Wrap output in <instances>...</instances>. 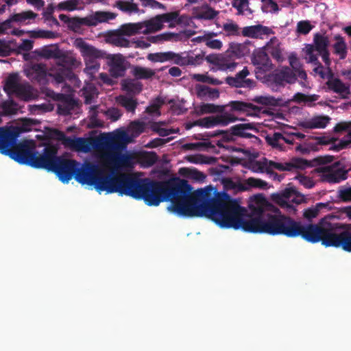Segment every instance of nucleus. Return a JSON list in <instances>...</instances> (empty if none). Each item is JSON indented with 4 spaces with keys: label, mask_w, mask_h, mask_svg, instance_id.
Returning a JSON list of instances; mask_svg holds the SVG:
<instances>
[{
    "label": "nucleus",
    "mask_w": 351,
    "mask_h": 351,
    "mask_svg": "<svg viewBox=\"0 0 351 351\" xmlns=\"http://www.w3.org/2000/svg\"><path fill=\"white\" fill-rule=\"evenodd\" d=\"M126 138L125 132L121 131L99 139V145L104 149L102 159L112 169L110 174L106 175L101 169L91 162L81 165L75 160L58 156V149L52 145L45 147V156L40 169L55 173L63 183H68L74 178L82 184L94 186L98 192L117 193L143 199L148 206H156L163 201H171L176 180L162 182L118 173L125 168H132L134 165L132 154L121 152L125 147Z\"/></svg>",
    "instance_id": "f257e3e1"
},
{
    "label": "nucleus",
    "mask_w": 351,
    "mask_h": 351,
    "mask_svg": "<svg viewBox=\"0 0 351 351\" xmlns=\"http://www.w3.org/2000/svg\"><path fill=\"white\" fill-rule=\"evenodd\" d=\"M192 190L188 181L176 180L167 209L180 217H207L222 228L292 238L295 220L290 217L264 212L261 208L250 216L239 200L226 192L216 193L214 197L199 202Z\"/></svg>",
    "instance_id": "f03ea898"
},
{
    "label": "nucleus",
    "mask_w": 351,
    "mask_h": 351,
    "mask_svg": "<svg viewBox=\"0 0 351 351\" xmlns=\"http://www.w3.org/2000/svg\"><path fill=\"white\" fill-rule=\"evenodd\" d=\"M292 238L302 237L304 240L317 243L321 242L325 247L341 248L351 252V226L333 223L322 219L317 224H303L295 221Z\"/></svg>",
    "instance_id": "7ed1b4c3"
},
{
    "label": "nucleus",
    "mask_w": 351,
    "mask_h": 351,
    "mask_svg": "<svg viewBox=\"0 0 351 351\" xmlns=\"http://www.w3.org/2000/svg\"><path fill=\"white\" fill-rule=\"evenodd\" d=\"M20 130L16 128H0V152L19 164L40 169L45 156V147L41 154L36 150L33 141H19Z\"/></svg>",
    "instance_id": "20e7f679"
},
{
    "label": "nucleus",
    "mask_w": 351,
    "mask_h": 351,
    "mask_svg": "<svg viewBox=\"0 0 351 351\" xmlns=\"http://www.w3.org/2000/svg\"><path fill=\"white\" fill-rule=\"evenodd\" d=\"M40 56L47 59L58 60L57 69L49 74L58 84L64 82L66 79H71L74 75L72 69L68 66L69 63L68 58L62 54L58 48L45 47L41 49Z\"/></svg>",
    "instance_id": "39448f33"
},
{
    "label": "nucleus",
    "mask_w": 351,
    "mask_h": 351,
    "mask_svg": "<svg viewBox=\"0 0 351 351\" xmlns=\"http://www.w3.org/2000/svg\"><path fill=\"white\" fill-rule=\"evenodd\" d=\"M311 166V162L306 159L293 158L291 161L285 163L277 162L272 160L267 161L266 159L264 162L257 161L254 165L253 169L254 171L263 172L264 169H265L267 173H269L270 170L272 169L279 171H291L295 169H305Z\"/></svg>",
    "instance_id": "423d86ee"
},
{
    "label": "nucleus",
    "mask_w": 351,
    "mask_h": 351,
    "mask_svg": "<svg viewBox=\"0 0 351 351\" xmlns=\"http://www.w3.org/2000/svg\"><path fill=\"white\" fill-rule=\"evenodd\" d=\"M251 130L256 131V128L253 123H239L232 126L230 128V132L224 130H217L210 132L208 136L214 137L222 135V138L228 141H234V136L246 138H256L254 135L249 132V131Z\"/></svg>",
    "instance_id": "0eeeda50"
},
{
    "label": "nucleus",
    "mask_w": 351,
    "mask_h": 351,
    "mask_svg": "<svg viewBox=\"0 0 351 351\" xmlns=\"http://www.w3.org/2000/svg\"><path fill=\"white\" fill-rule=\"evenodd\" d=\"M319 171L323 173V180L330 184L339 183L348 178V170L344 169L340 161L322 167Z\"/></svg>",
    "instance_id": "6e6552de"
},
{
    "label": "nucleus",
    "mask_w": 351,
    "mask_h": 351,
    "mask_svg": "<svg viewBox=\"0 0 351 351\" xmlns=\"http://www.w3.org/2000/svg\"><path fill=\"white\" fill-rule=\"evenodd\" d=\"M330 44L329 38L327 36L316 33L313 36V43L306 45V59L307 62L317 61V56L314 53L315 51L320 52L328 49Z\"/></svg>",
    "instance_id": "1a4fd4ad"
},
{
    "label": "nucleus",
    "mask_w": 351,
    "mask_h": 351,
    "mask_svg": "<svg viewBox=\"0 0 351 351\" xmlns=\"http://www.w3.org/2000/svg\"><path fill=\"white\" fill-rule=\"evenodd\" d=\"M252 62L256 66V75H264L273 69V64L264 49L254 50L252 56Z\"/></svg>",
    "instance_id": "9d476101"
},
{
    "label": "nucleus",
    "mask_w": 351,
    "mask_h": 351,
    "mask_svg": "<svg viewBox=\"0 0 351 351\" xmlns=\"http://www.w3.org/2000/svg\"><path fill=\"white\" fill-rule=\"evenodd\" d=\"M298 77L301 80H306L307 75L305 71H293L289 67L286 66L277 71L274 75V80L278 84H282L283 82L293 84L295 82Z\"/></svg>",
    "instance_id": "9b49d317"
},
{
    "label": "nucleus",
    "mask_w": 351,
    "mask_h": 351,
    "mask_svg": "<svg viewBox=\"0 0 351 351\" xmlns=\"http://www.w3.org/2000/svg\"><path fill=\"white\" fill-rule=\"evenodd\" d=\"M249 75L250 71L245 66L242 71L237 73L234 77L228 76L226 77L225 82L232 87L251 89L255 87L256 83L254 80L247 78Z\"/></svg>",
    "instance_id": "f8f14e48"
},
{
    "label": "nucleus",
    "mask_w": 351,
    "mask_h": 351,
    "mask_svg": "<svg viewBox=\"0 0 351 351\" xmlns=\"http://www.w3.org/2000/svg\"><path fill=\"white\" fill-rule=\"evenodd\" d=\"M236 119H237L234 116L226 112L216 116H210L199 119L196 123L197 125H200L202 128H210L218 125L226 126L229 123L235 121Z\"/></svg>",
    "instance_id": "ddd939ff"
},
{
    "label": "nucleus",
    "mask_w": 351,
    "mask_h": 351,
    "mask_svg": "<svg viewBox=\"0 0 351 351\" xmlns=\"http://www.w3.org/2000/svg\"><path fill=\"white\" fill-rule=\"evenodd\" d=\"M117 17V14L108 11H96L90 15H88L78 21L79 24L83 25L93 27L99 23H108Z\"/></svg>",
    "instance_id": "4468645a"
},
{
    "label": "nucleus",
    "mask_w": 351,
    "mask_h": 351,
    "mask_svg": "<svg viewBox=\"0 0 351 351\" xmlns=\"http://www.w3.org/2000/svg\"><path fill=\"white\" fill-rule=\"evenodd\" d=\"M109 73L113 77L117 78L125 75L128 62L121 54L110 55L108 57Z\"/></svg>",
    "instance_id": "2eb2a0df"
},
{
    "label": "nucleus",
    "mask_w": 351,
    "mask_h": 351,
    "mask_svg": "<svg viewBox=\"0 0 351 351\" xmlns=\"http://www.w3.org/2000/svg\"><path fill=\"white\" fill-rule=\"evenodd\" d=\"M232 111L245 112L247 115L257 116L263 112V108L253 104L251 102L242 101H232L228 104Z\"/></svg>",
    "instance_id": "dca6fc26"
},
{
    "label": "nucleus",
    "mask_w": 351,
    "mask_h": 351,
    "mask_svg": "<svg viewBox=\"0 0 351 351\" xmlns=\"http://www.w3.org/2000/svg\"><path fill=\"white\" fill-rule=\"evenodd\" d=\"M74 45L80 51L84 60L98 59L103 57L101 51L88 45L82 38H77L74 42Z\"/></svg>",
    "instance_id": "f3484780"
},
{
    "label": "nucleus",
    "mask_w": 351,
    "mask_h": 351,
    "mask_svg": "<svg viewBox=\"0 0 351 351\" xmlns=\"http://www.w3.org/2000/svg\"><path fill=\"white\" fill-rule=\"evenodd\" d=\"M205 59L208 62L217 66L221 70L233 71L237 65V62L228 58L226 56L210 54Z\"/></svg>",
    "instance_id": "a211bd4d"
},
{
    "label": "nucleus",
    "mask_w": 351,
    "mask_h": 351,
    "mask_svg": "<svg viewBox=\"0 0 351 351\" xmlns=\"http://www.w3.org/2000/svg\"><path fill=\"white\" fill-rule=\"evenodd\" d=\"M273 33L271 28L260 24L244 27L241 32L242 36L245 37L260 39L263 38V36H268Z\"/></svg>",
    "instance_id": "6ab92c4d"
},
{
    "label": "nucleus",
    "mask_w": 351,
    "mask_h": 351,
    "mask_svg": "<svg viewBox=\"0 0 351 351\" xmlns=\"http://www.w3.org/2000/svg\"><path fill=\"white\" fill-rule=\"evenodd\" d=\"M263 49L278 62H282L284 60L281 43L276 37L271 38Z\"/></svg>",
    "instance_id": "aec40b11"
},
{
    "label": "nucleus",
    "mask_w": 351,
    "mask_h": 351,
    "mask_svg": "<svg viewBox=\"0 0 351 351\" xmlns=\"http://www.w3.org/2000/svg\"><path fill=\"white\" fill-rule=\"evenodd\" d=\"M29 78L34 82L45 84L47 80V67L43 64H34L32 66L28 74Z\"/></svg>",
    "instance_id": "412c9836"
},
{
    "label": "nucleus",
    "mask_w": 351,
    "mask_h": 351,
    "mask_svg": "<svg viewBox=\"0 0 351 351\" xmlns=\"http://www.w3.org/2000/svg\"><path fill=\"white\" fill-rule=\"evenodd\" d=\"M335 43L332 45V53L338 57L339 60H343L348 55V46L345 38L340 34L334 36Z\"/></svg>",
    "instance_id": "4be33fe9"
},
{
    "label": "nucleus",
    "mask_w": 351,
    "mask_h": 351,
    "mask_svg": "<svg viewBox=\"0 0 351 351\" xmlns=\"http://www.w3.org/2000/svg\"><path fill=\"white\" fill-rule=\"evenodd\" d=\"M326 85L329 90L338 93L342 99H348L350 94L349 86H346L339 78L328 80Z\"/></svg>",
    "instance_id": "5701e85b"
},
{
    "label": "nucleus",
    "mask_w": 351,
    "mask_h": 351,
    "mask_svg": "<svg viewBox=\"0 0 351 351\" xmlns=\"http://www.w3.org/2000/svg\"><path fill=\"white\" fill-rule=\"evenodd\" d=\"M67 147L77 152H82L84 153L89 152L93 147V143L89 138L81 137L71 138L68 141Z\"/></svg>",
    "instance_id": "b1692460"
},
{
    "label": "nucleus",
    "mask_w": 351,
    "mask_h": 351,
    "mask_svg": "<svg viewBox=\"0 0 351 351\" xmlns=\"http://www.w3.org/2000/svg\"><path fill=\"white\" fill-rule=\"evenodd\" d=\"M196 95L201 99L215 100L219 97L217 88H213L206 85L196 84L195 87Z\"/></svg>",
    "instance_id": "393cba45"
},
{
    "label": "nucleus",
    "mask_w": 351,
    "mask_h": 351,
    "mask_svg": "<svg viewBox=\"0 0 351 351\" xmlns=\"http://www.w3.org/2000/svg\"><path fill=\"white\" fill-rule=\"evenodd\" d=\"M328 116H315L308 120L300 123V125L305 129L324 128L329 123Z\"/></svg>",
    "instance_id": "a878e982"
},
{
    "label": "nucleus",
    "mask_w": 351,
    "mask_h": 351,
    "mask_svg": "<svg viewBox=\"0 0 351 351\" xmlns=\"http://www.w3.org/2000/svg\"><path fill=\"white\" fill-rule=\"evenodd\" d=\"M157 16L160 21L161 25H163V23H167L169 24V26L170 27H175L176 25H180L183 22V16H180L178 11L158 14Z\"/></svg>",
    "instance_id": "bb28decb"
},
{
    "label": "nucleus",
    "mask_w": 351,
    "mask_h": 351,
    "mask_svg": "<svg viewBox=\"0 0 351 351\" xmlns=\"http://www.w3.org/2000/svg\"><path fill=\"white\" fill-rule=\"evenodd\" d=\"M122 89L128 93L138 95L143 90V84L138 80L125 79L121 83Z\"/></svg>",
    "instance_id": "cd10ccee"
},
{
    "label": "nucleus",
    "mask_w": 351,
    "mask_h": 351,
    "mask_svg": "<svg viewBox=\"0 0 351 351\" xmlns=\"http://www.w3.org/2000/svg\"><path fill=\"white\" fill-rule=\"evenodd\" d=\"M131 74L136 80H149L152 78L156 72L149 68L141 66H134L131 70Z\"/></svg>",
    "instance_id": "c85d7f7f"
},
{
    "label": "nucleus",
    "mask_w": 351,
    "mask_h": 351,
    "mask_svg": "<svg viewBox=\"0 0 351 351\" xmlns=\"http://www.w3.org/2000/svg\"><path fill=\"white\" fill-rule=\"evenodd\" d=\"M141 24L142 25V34H145L160 30L162 28V25L157 15L150 20L141 22Z\"/></svg>",
    "instance_id": "c756f323"
},
{
    "label": "nucleus",
    "mask_w": 351,
    "mask_h": 351,
    "mask_svg": "<svg viewBox=\"0 0 351 351\" xmlns=\"http://www.w3.org/2000/svg\"><path fill=\"white\" fill-rule=\"evenodd\" d=\"M141 26V23H126L122 25L120 28L117 30V32L123 36H131L137 34H141L143 31Z\"/></svg>",
    "instance_id": "7c9ffc66"
},
{
    "label": "nucleus",
    "mask_w": 351,
    "mask_h": 351,
    "mask_svg": "<svg viewBox=\"0 0 351 351\" xmlns=\"http://www.w3.org/2000/svg\"><path fill=\"white\" fill-rule=\"evenodd\" d=\"M117 103L123 107L128 112L134 113L138 106L136 99L126 95H119L117 97Z\"/></svg>",
    "instance_id": "2f4dec72"
},
{
    "label": "nucleus",
    "mask_w": 351,
    "mask_h": 351,
    "mask_svg": "<svg viewBox=\"0 0 351 351\" xmlns=\"http://www.w3.org/2000/svg\"><path fill=\"white\" fill-rule=\"evenodd\" d=\"M19 84L18 74L11 73L5 80L3 90L10 96L14 94Z\"/></svg>",
    "instance_id": "473e14b6"
},
{
    "label": "nucleus",
    "mask_w": 351,
    "mask_h": 351,
    "mask_svg": "<svg viewBox=\"0 0 351 351\" xmlns=\"http://www.w3.org/2000/svg\"><path fill=\"white\" fill-rule=\"evenodd\" d=\"M266 143L272 148L283 150V134L274 132L265 136Z\"/></svg>",
    "instance_id": "72a5a7b5"
},
{
    "label": "nucleus",
    "mask_w": 351,
    "mask_h": 351,
    "mask_svg": "<svg viewBox=\"0 0 351 351\" xmlns=\"http://www.w3.org/2000/svg\"><path fill=\"white\" fill-rule=\"evenodd\" d=\"M37 16L38 14L32 10L25 11L12 15L10 19L7 20L3 24L6 25L11 21L24 22L27 19H34Z\"/></svg>",
    "instance_id": "f704fd0d"
},
{
    "label": "nucleus",
    "mask_w": 351,
    "mask_h": 351,
    "mask_svg": "<svg viewBox=\"0 0 351 351\" xmlns=\"http://www.w3.org/2000/svg\"><path fill=\"white\" fill-rule=\"evenodd\" d=\"M114 6L121 11L130 14L132 13H137L139 11L137 4L131 1H118L116 2Z\"/></svg>",
    "instance_id": "c9c22d12"
},
{
    "label": "nucleus",
    "mask_w": 351,
    "mask_h": 351,
    "mask_svg": "<svg viewBox=\"0 0 351 351\" xmlns=\"http://www.w3.org/2000/svg\"><path fill=\"white\" fill-rule=\"evenodd\" d=\"M13 95L25 101H29L32 97V88L29 85L20 84Z\"/></svg>",
    "instance_id": "e433bc0d"
},
{
    "label": "nucleus",
    "mask_w": 351,
    "mask_h": 351,
    "mask_svg": "<svg viewBox=\"0 0 351 351\" xmlns=\"http://www.w3.org/2000/svg\"><path fill=\"white\" fill-rule=\"evenodd\" d=\"M141 162L146 167L154 165L158 160V156L155 152H145L139 154Z\"/></svg>",
    "instance_id": "4c0bfd02"
},
{
    "label": "nucleus",
    "mask_w": 351,
    "mask_h": 351,
    "mask_svg": "<svg viewBox=\"0 0 351 351\" xmlns=\"http://www.w3.org/2000/svg\"><path fill=\"white\" fill-rule=\"evenodd\" d=\"M180 172L184 173L189 178L200 182H204L206 177L203 172L196 169L182 168Z\"/></svg>",
    "instance_id": "58836bf2"
},
{
    "label": "nucleus",
    "mask_w": 351,
    "mask_h": 351,
    "mask_svg": "<svg viewBox=\"0 0 351 351\" xmlns=\"http://www.w3.org/2000/svg\"><path fill=\"white\" fill-rule=\"evenodd\" d=\"M252 101L255 102L263 106H278L280 104L281 99H276L274 97L267 96H257L251 99Z\"/></svg>",
    "instance_id": "ea45409f"
},
{
    "label": "nucleus",
    "mask_w": 351,
    "mask_h": 351,
    "mask_svg": "<svg viewBox=\"0 0 351 351\" xmlns=\"http://www.w3.org/2000/svg\"><path fill=\"white\" fill-rule=\"evenodd\" d=\"M173 53V51L151 53L148 56V59L153 62H164L166 61H171Z\"/></svg>",
    "instance_id": "a19ab883"
},
{
    "label": "nucleus",
    "mask_w": 351,
    "mask_h": 351,
    "mask_svg": "<svg viewBox=\"0 0 351 351\" xmlns=\"http://www.w3.org/2000/svg\"><path fill=\"white\" fill-rule=\"evenodd\" d=\"M4 114H14L18 111L17 104L12 99L3 101L1 105Z\"/></svg>",
    "instance_id": "79ce46f5"
},
{
    "label": "nucleus",
    "mask_w": 351,
    "mask_h": 351,
    "mask_svg": "<svg viewBox=\"0 0 351 351\" xmlns=\"http://www.w3.org/2000/svg\"><path fill=\"white\" fill-rule=\"evenodd\" d=\"M192 78L197 82L207 83L213 85H220L223 84L222 81L216 78L211 77L207 74H193Z\"/></svg>",
    "instance_id": "37998d69"
},
{
    "label": "nucleus",
    "mask_w": 351,
    "mask_h": 351,
    "mask_svg": "<svg viewBox=\"0 0 351 351\" xmlns=\"http://www.w3.org/2000/svg\"><path fill=\"white\" fill-rule=\"evenodd\" d=\"M82 3V0H66L60 2L58 8L61 10L73 11L77 9L79 4Z\"/></svg>",
    "instance_id": "c03bdc74"
},
{
    "label": "nucleus",
    "mask_w": 351,
    "mask_h": 351,
    "mask_svg": "<svg viewBox=\"0 0 351 351\" xmlns=\"http://www.w3.org/2000/svg\"><path fill=\"white\" fill-rule=\"evenodd\" d=\"M295 190L293 189H285L281 192L280 204L282 206L287 207V208H293L291 205H289L288 202L294 195Z\"/></svg>",
    "instance_id": "a18cd8bd"
},
{
    "label": "nucleus",
    "mask_w": 351,
    "mask_h": 351,
    "mask_svg": "<svg viewBox=\"0 0 351 351\" xmlns=\"http://www.w3.org/2000/svg\"><path fill=\"white\" fill-rule=\"evenodd\" d=\"M164 104V101L158 97L156 100L149 106L146 108L145 112L149 114L160 115V108Z\"/></svg>",
    "instance_id": "49530a36"
},
{
    "label": "nucleus",
    "mask_w": 351,
    "mask_h": 351,
    "mask_svg": "<svg viewBox=\"0 0 351 351\" xmlns=\"http://www.w3.org/2000/svg\"><path fill=\"white\" fill-rule=\"evenodd\" d=\"M129 131L131 134L136 137L145 131V123L138 121H134L130 123Z\"/></svg>",
    "instance_id": "de8ad7c7"
},
{
    "label": "nucleus",
    "mask_w": 351,
    "mask_h": 351,
    "mask_svg": "<svg viewBox=\"0 0 351 351\" xmlns=\"http://www.w3.org/2000/svg\"><path fill=\"white\" fill-rule=\"evenodd\" d=\"M245 49V47L242 44L239 43H231L230 45V48L228 51H227L228 55L226 56H231L233 55L234 56H236L237 58H240L243 56H244L243 49Z\"/></svg>",
    "instance_id": "09e8293b"
},
{
    "label": "nucleus",
    "mask_w": 351,
    "mask_h": 351,
    "mask_svg": "<svg viewBox=\"0 0 351 351\" xmlns=\"http://www.w3.org/2000/svg\"><path fill=\"white\" fill-rule=\"evenodd\" d=\"M224 106H217L213 104H203L200 106V111L202 113H215V112H222L223 111Z\"/></svg>",
    "instance_id": "8fccbe9b"
},
{
    "label": "nucleus",
    "mask_w": 351,
    "mask_h": 351,
    "mask_svg": "<svg viewBox=\"0 0 351 351\" xmlns=\"http://www.w3.org/2000/svg\"><path fill=\"white\" fill-rule=\"evenodd\" d=\"M246 184L250 187L258 188L265 189L267 187L268 183L261 179L255 178L253 177L249 178L245 181Z\"/></svg>",
    "instance_id": "3c124183"
},
{
    "label": "nucleus",
    "mask_w": 351,
    "mask_h": 351,
    "mask_svg": "<svg viewBox=\"0 0 351 351\" xmlns=\"http://www.w3.org/2000/svg\"><path fill=\"white\" fill-rule=\"evenodd\" d=\"M249 1L248 0H233L232 1V6L235 8L239 14H243V10H246L250 14L253 12V11L248 7Z\"/></svg>",
    "instance_id": "603ef678"
},
{
    "label": "nucleus",
    "mask_w": 351,
    "mask_h": 351,
    "mask_svg": "<svg viewBox=\"0 0 351 351\" xmlns=\"http://www.w3.org/2000/svg\"><path fill=\"white\" fill-rule=\"evenodd\" d=\"M222 184L223 185L224 189L226 190L237 189L239 191H244L246 189L241 184H237L235 182H234L232 179L228 178H223L222 180Z\"/></svg>",
    "instance_id": "864d4df0"
},
{
    "label": "nucleus",
    "mask_w": 351,
    "mask_h": 351,
    "mask_svg": "<svg viewBox=\"0 0 351 351\" xmlns=\"http://www.w3.org/2000/svg\"><path fill=\"white\" fill-rule=\"evenodd\" d=\"M217 14V11L210 6H207L199 12V17L203 19L210 20L215 19Z\"/></svg>",
    "instance_id": "5fc2aeb1"
},
{
    "label": "nucleus",
    "mask_w": 351,
    "mask_h": 351,
    "mask_svg": "<svg viewBox=\"0 0 351 351\" xmlns=\"http://www.w3.org/2000/svg\"><path fill=\"white\" fill-rule=\"evenodd\" d=\"M223 29L227 33L228 36H239L240 28L239 25L234 23H227L223 25Z\"/></svg>",
    "instance_id": "6e6d98bb"
},
{
    "label": "nucleus",
    "mask_w": 351,
    "mask_h": 351,
    "mask_svg": "<svg viewBox=\"0 0 351 351\" xmlns=\"http://www.w3.org/2000/svg\"><path fill=\"white\" fill-rule=\"evenodd\" d=\"M261 9L263 12H276L278 11V4L273 0H262Z\"/></svg>",
    "instance_id": "4d7b16f0"
},
{
    "label": "nucleus",
    "mask_w": 351,
    "mask_h": 351,
    "mask_svg": "<svg viewBox=\"0 0 351 351\" xmlns=\"http://www.w3.org/2000/svg\"><path fill=\"white\" fill-rule=\"evenodd\" d=\"M112 43L118 47H128L130 45V42L128 39L123 38V34H119L117 30L112 34Z\"/></svg>",
    "instance_id": "13d9d810"
},
{
    "label": "nucleus",
    "mask_w": 351,
    "mask_h": 351,
    "mask_svg": "<svg viewBox=\"0 0 351 351\" xmlns=\"http://www.w3.org/2000/svg\"><path fill=\"white\" fill-rule=\"evenodd\" d=\"M59 19L61 21L70 25L72 27L78 28V27H81L82 25H83V24H79V22H78V21L80 19H82V18H79V17L70 18L69 16H67L66 14H61L59 15Z\"/></svg>",
    "instance_id": "bf43d9fd"
},
{
    "label": "nucleus",
    "mask_w": 351,
    "mask_h": 351,
    "mask_svg": "<svg viewBox=\"0 0 351 351\" xmlns=\"http://www.w3.org/2000/svg\"><path fill=\"white\" fill-rule=\"evenodd\" d=\"M313 26L308 21H301L297 24V32L299 34L306 35L310 32Z\"/></svg>",
    "instance_id": "052dcab7"
},
{
    "label": "nucleus",
    "mask_w": 351,
    "mask_h": 351,
    "mask_svg": "<svg viewBox=\"0 0 351 351\" xmlns=\"http://www.w3.org/2000/svg\"><path fill=\"white\" fill-rule=\"evenodd\" d=\"M338 197L344 202H351V186L341 187L338 191Z\"/></svg>",
    "instance_id": "680f3d73"
},
{
    "label": "nucleus",
    "mask_w": 351,
    "mask_h": 351,
    "mask_svg": "<svg viewBox=\"0 0 351 351\" xmlns=\"http://www.w3.org/2000/svg\"><path fill=\"white\" fill-rule=\"evenodd\" d=\"M174 64H178L179 66H187L188 60H187V54L186 56H183L182 53H176L173 52L172 56V60Z\"/></svg>",
    "instance_id": "e2e57ef3"
},
{
    "label": "nucleus",
    "mask_w": 351,
    "mask_h": 351,
    "mask_svg": "<svg viewBox=\"0 0 351 351\" xmlns=\"http://www.w3.org/2000/svg\"><path fill=\"white\" fill-rule=\"evenodd\" d=\"M31 36L34 38H51L54 37V33L51 31L47 30L32 31L31 32Z\"/></svg>",
    "instance_id": "0e129e2a"
},
{
    "label": "nucleus",
    "mask_w": 351,
    "mask_h": 351,
    "mask_svg": "<svg viewBox=\"0 0 351 351\" xmlns=\"http://www.w3.org/2000/svg\"><path fill=\"white\" fill-rule=\"evenodd\" d=\"M86 62V70L90 72H95L100 68V64L97 62V59L84 60Z\"/></svg>",
    "instance_id": "69168bd1"
},
{
    "label": "nucleus",
    "mask_w": 351,
    "mask_h": 351,
    "mask_svg": "<svg viewBox=\"0 0 351 351\" xmlns=\"http://www.w3.org/2000/svg\"><path fill=\"white\" fill-rule=\"evenodd\" d=\"M53 133H54L55 138L58 141H61L62 145H64V147H67L68 144H69L68 141L70 140L71 137L66 136L63 132L60 131L58 130H55Z\"/></svg>",
    "instance_id": "338daca9"
},
{
    "label": "nucleus",
    "mask_w": 351,
    "mask_h": 351,
    "mask_svg": "<svg viewBox=\"0 0 351 351\" xmlns=\"http://www.w3.org/2000/svg\"><path fill=\"white\" fill-rule=\"evenodd\" d=\"M204 60L203 56L201 54L191 56L187 54L188 65H199L202 63Z\"/></svg>",
    "instance_id": "774afa93"
}]
</instances>
